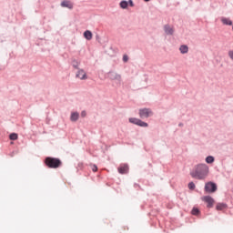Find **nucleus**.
<instances>
[{
	"mask_svg": "<svg viewBox=\"0 0 233 233\" xmlns=\"http://www.w3.org/2000/svg\"><path fill=\"white\" fill-rule=\"evenodd\" d=\"M210 172V168L207 164H198L195 167V170L191 172V177L195 179H206Z\"/></svg>",
	"mask_w": 233,
	"mask_h": 233,
	"instance_id": "nucleus-1",
	"label": "nucleus"
},
{
	"mask_svg": "<svg viewBox=\"0 0 233 233\" xmlns=\"http://www.w3.org/2000/svg\"><path fill=\"white\" fill-rule=\"evenodd\" d=\"M108 78L110 81H113L116 86H121V84L123 83V77L116 71H110L108 73Z\"/></svg>",
	"mask_w": 233,
	"mask_h": 233,
	"instance_id": "nucleus-2",
	"label": "nucleus"
},
{
	"mask_svg": "<svg viewBox=\"0 0 233 233\" xmlns=\"http://www.w3.org/2000/svg\"><path fill=\"white\" fill-rule=\"evenodd\" d=\"M46 165L49 168H59V167H61V160L59 158L48 157L46 158Z\"/></svg>",
	"mask_w": 233,
	"mask_h": 233,
	"instance_id": "nucleus-3",
	"label": "nucleus"
},
{
	"mask_svg": "<svg viewBox=\"0 0 233 233\" xmlns=\"http://www.w3.org/2000/svg\"><path fill=\"white\" fill-rule=\"evenodd\" d=\"M204 190L208 194H214V192H216L218 190V185H216V183L211 182V181L207 182L205 184Z\"/></svg>",
	"mask_w": 233,
	"mask_h": 233,
	"instance_id": "nucleus-4",
	"label": "nucleus"
},
{
	"mask_svg": "<svg viewBox=\"0 0 233 233\" xmlns=\"http://www.w3.org/2000/svg\"><path fill=\"white\" fill-rule=\"evenodd\" d=\"M129 123H132L133 125H137V127H142L143 128H147V127H148V124L147 122H143L141 119L136 117H130Z\"/></svg>",
	"mask_w": 233,
	"mask_h": 233,
	"instance_id": "nucleus-5",
	"label": "nucleus"
},
{
	"mask_svg": "<svg viewBox=\"0 0 233 233\" xmlns=\"http://www.w3.org/2000/svg\"><path fill=\"white\" fill-rule=\"evenodd\" d=\"M139 116L141 117V119H146L147 117H150V116H152V109L150 108H142L139 109Z\"/></svg>",
	"mask_w": 233,
	"mask_h": 233,
	"instance_id": "nucleus-6",
	"label": "nucleus"
},
{
	"mask_svg": "<svg viewBox=\"0 0 233 233\" xmlns=\"http://www.w3.org/2000/svg\"><path fill=\"white\" fill-rule=\"evenodd\" d=\"M76 77L77 79H80L81 81H86V79H88V76L86 75V71H85V69H77L76 74Z\"/></svg>",
	"mask_w": 233,
	"mask_h": 233,
	"instance_id": "nucleus-7",
	"label": "nucleus"
},
{
	"mask_svg": "<svg viewBox=\"0 0 233 233\" xmlns=\"http://www.w3.org/2000/svg\"><path fill=\"white\" fill-rule=\"evenodd\" d=\"M202 200L208 204L207 205L208 208H212V207H214V198H212V197L205 196L202 198Z\"/></svg>",
	"mask_w": 233,
	"mask_h": 233,
	"instance_id": "nucleus-8",
	"label": "nucleus"
},
{
	"mask_svg": "<svg viewBox=\"0 0 233 233\" xmlns=\"http://www.w3.org/2000/svg\"><path fill=\"white\" fill-rule=\"evenodd\" d=\"M60 6H62V8H68L69 10H72V8H74V3L69 0H64L61 2Z\"/></svg>",
	"mask_w": 233,
	"mask_h": 233,
	"instance_id": "nucleus-9",
	"label": "nucleus"
},
{
	"mask_svg": "<svg viewBox=\"0 0 233 233\" xmlns=\"http://www.w3.org/2000/svg\"><path fill=\"white\" fill-rule=\"evenodd\" d=\"M164 32L166 35H174V27L170 25H164Z\"/></svg>",
	"mask_w": 233,
	"mask_h": 233,
	"instance_id": "nucleus-10",
	"label": "nucleus"
},
{
	"mask_svg": "<svg viewBox=\"0 0 233 233\" xmlns=\"http://www.w3.org/2000/svg\"><path fill=\"white\" fill-rule=\"evenodd\" d=\"M119 174H128V165L121 164L118 167Z\"/></svg>",
	"mask_w": 233,
	"mask_h": 233,
	"instance_id": "nucleus-11",
	"label": "nucleus"
},
{
	"mask_svg": "<svg viewBox=\"0 0 233 233\" xmlns=\"http://www.w3.org/2000/svg\"><path fill=\"white\" fill-rule=\"evenodd\" d=\"M84 37L85 39H86L87 41L92 40L93 35H92V31L90 30H86L84 32Z\"/></svg>",
	"mask_w": 233,
	"mask_h": 233,
	"instance_id": "nucleus-12",
	"label": "nucleus"
},
{
	"mask_svg": "<svg viewBox=\"0 0 233 233\" xmlns=\"http://www.w3.org/2000/svg\"><path fill=\"white\" fill-rule=\"evenodd\" d=\"M79 119V114L77 112H72L70 116V121H73V123H76Z\"/></svg>",
	"mask_w": 233,
	"mask_h": 233,
	"instance_id": "nucleus-13",
	"label": "nucleus"
},
{
	"mask_svg": "<svg viewBox=\"0 0 233 233\" xmlns=\"http://www.w3.org/2000/svg\"><path fill=\"white\" fill-rule=\"evenodd\" d=\"M179 52L180 54H188V46L187 45L180 46Z\"/></svg>",
	"mask_w": 233,
	"mask_h": 233,
	"instance_id": "nucleus-14",
	"label": "nucleus"
},
{
	"mask_svg": "<svg viewBox=\"0 0 233 233\" xmlns=\"http://www.w3.org/2000/svg\"><path fill=\"white\" fill-rule=\"evenodd\" d=\"M205 161L208 165H212V163H214L216 161V158L213 156H208L205 158Z\"/></svg>",
	"mask_w": 233,
	"mask_h": 233,
	"instance_id": "nucleus-15",
	"label": "nucleus"
},
{
	"mask_svg": "<svg viewBox=\"0 0 233 233\" xmlns=\"http://www.w3.org/2000/svg\"><path fill=\"white\" fill-rule=\"evenodd\" d=\"M221 22L223 23V25H226L228 26H232V20H230L229 18L223 17L221 19Z\"/></svg>",
	"mask_w": 233,
	"mask_h": 233,
	"instance_id": "nucleus-16",
	"label": "nucleus"
},
{
	"mask_svg": "<svg viewBox=\"0 0 233 233\" xmlns=\"http://www.w3.org/2000/svg\"><path fill=\"white\" fill-rule=\"evenodd\" d=\"M119 6L122 8V10H127V8H128V2L123 0L119 3Z\"/></svg>",
	"mask_w": 233,
	"mask_h": 233,
	"instance_id": "nucleus-17",
	"label": "nucleus"
},
{
	"mask_svg": "<svg viewBox=\"0 0 233 233\" xmlns=\"http://www.w3.org/2000/svg\"><path fill=\"white\" fill-rule=\"evenodd\" d=\"M225 208H227V204L225 203L217 204V210H225Z\"/></svg>",
	"mask_w": 233,
	"mask_h": 233,
	"instance_id": "nucleus-18",
	"label": "nucleus"
},
{
	"mask_svg": "<svg viewBox=\"0 0 233 233\" xmlns=\"http://www.w3.org/2000/svg\"><path fill=\"white\" fill-rule=\"evenodd\" d=\"M79 61H77L76 59H74L72 61V66L73 68H76V70H79Z\"/></svg>",
	"mask_w": 233,
	"mask_h": 233,
	"instance_id": "nucleus-19",
	"label": "nucleus"
},
{
	"mask_svg": "<svg viewBox=\"0 0 233 233\" xmlns=\"http://www.w3.org/2000/svg\"><path fill=\"white\" fill-rule=\"evenodd\" d=\"M17 137H18V136H17L16 133H12V134L9 135V139H11V141L17 140Z\"/></svg>",
	"mask_w": 233,
	"mask_h": 233,
	"instance_id": "nucleus-20",
	"label": "nucleus"
},
{
	"mask_svg": "<svg viewBox=\"0 0 233 233\" xmlns=\"http://www.w3.org/2000/svg\"><path fill=\"white\" fill-rule=\"evenodd\" d=\"M191 214L193 216H198L199 215V209L197 208H193L192 211H191Z\"/></svg>",
	"mask_w": 233,
	"mask_h": 233,
	"instance_id": "nucleus-21",
	"label": "nucleus"
},
{
	"mask_svg": "<svg viewBox=\"0 0 233 233\" xmlns=\"http://www.w3.org/2000/svg\"><path fill=\"white\" fill-rule=\"evenodd\" d=\"M188 188L189 190H194L196 188V184H194V182H189Z\"/></svg>",
	"mask_w": 233,
	"mask_h": 233,
	"instance_id": "nucleus-22",
	"label": "nucleus"
},
{
	"mask_svg": "<svg viewBox=\"0 0 233 233\" xmlns=\"http://www.w3.org/2000/svg\"><path fill=\"white\" fill-rule=\"evenodd\" d=\"M228 56L233 63V50L232 49L228 52Z\"/></svg>",
	"mask_w": 233,
	"mask_h": 233,
	"instance_id": "nucleus-23",
	"label": "nucleus"
},
{
	"mask_svg": "<svg viewBox=\"0 0 233 233\" xmlns=\"http://www.w3.org/2000/svg\"><path fill=\"white\" fill-rule=\"evenodd\" d=\"M128 59H129L128 56H127V55H124V56H123V58H122V61H123L124 63H128Z\"/></svg>",
	"mask_w": 233,
	"mask_h": 233,
	"instance_id": "nucleus-24",
	"label": "nucleus"
},
{
	"mask_svg": "<svg viewBox=\"0 0 233 233\" xmlns=\"http://www.w3.org/2000/svg\"><path fill=\"white\" fill-rule=\"evenodd\" d=\"M91 168L94 172H97V166L96 165H93L91 166Z\"/></svg>",
	"mask_w": 233,
	"mask_h": 233,
	"instance_id": "nucleus-25",
	"label": "nucleus"
},
{
	"mask_svg": "<svg viewBox=\"0 0 233 233\" xmlns=\"http://www.w3.org/2000/svg\"><path fill=\"white\" fill-rule=\"evenodd\" d=\"M127 3H128V5H129V6L134 7V1L128 0Z\"/></svg>",
	"mask_w": 233,
	"mask_h": 233,
	"instance_id": "nucleus-26",
	"label": "nucleus"
},
{
	"mask_svg": "<svg viewBox=\"0 0 233 233\" xmlns=\"http://www.w3.org/2000/svg\"><path fill=\"white\" fill-rule=\"evenodd\" d=\"M81 117H86V111L81 112Z\"/></svg>",
	"mask_w": 233,
	"mask_h": 233,
	"instance_id": "nucleus-27",
	"label": "nucleus"
},
{
	"mask_svg": "<svg viewBox=\"0 0 233 233\" xmlns=\"http://www.w3.org/2000/svg\"><path fill=\"white\" fill-rule=\"evenodd\" d=\"M178 127H183V123L178 124Z\"/></svg>",
	"mask_w": 233,
	"mask_h": 233,
	"instance_id": "nucleus-28",
	"label": "nucleus"
},
{
	"mask_svg": "<svg viewBox=\"0 0 233 233\" xmlns=\"http://www.w3.org/2000/svg\"><path fill=\"white\" fill-rule=\"evenodd\" d=\"M146 3H148V1H150V0H144Z\"/></svg>",
	"mask_w": 233,
	"mask_h": 233,
	"instance_id": "nucleus-29",
	"label": "nucleus"
}]
</instances>
